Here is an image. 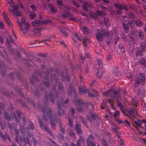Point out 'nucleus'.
<instances>
[{"mask_svg":"<svg viewBox=\"0 0 146 146\" xmlns=\"http://www.w3.org/2000/svg\"><path fill=\"white\" fill-rule=\"evenodd\" d=\"M67 94L70 96H71L73 94L74 95V96L75 97L77 96V94L75 90L72 86H69L68 91Z\"/></svg>","mask_w":146,"mask_h":146,"instance_id":"nucleus-8","label":"nucleus"},{"mask_svg":"<svg viewBox=\"0 0 146 146\" xmlns=\"http://www.w3.org/2000/svg\"><path fill=\"white\" fill-rule=\"evenodd\" d=\"M80 119L82 123L85 125L87 127V126L86 125L85 120L84 119V118L82 116H80Z\"/></svg>","mask_w":146,"mask_h":146,"instance_id":"nucleus-53","label":"nucleus"},{"mask_svg":"<svg viewBox=\"0 0 146 146\" xmlns=\"http://www.w3.org/2000/svg\"><path fill=\"white\" fill-rule=\"evenodd\" d=\"M138 34L139 38L141 39H143L144 38L143 34L141 30H138Z\"/></svg>","mask_w":146,"mask_h":146,"instance_id":"nucleus-28","label":"nucleus"},{"mask_svg":"<svg viewBox=\"0 0 146 146\" xmlns=\"http://www.w3.org/2000/svg\"><path fill=\"white\" fill-rule=\"evenodd\" d=\"M145 81V75L143 73H139L138 78L135 80V87L139 86L140 84L141 85H144Z\"/></svg>","mask_w":146,"mask_h":146,"instance_id":"nucleus-5","label":"nucleus"},{"mask_svg":"<svg viewBox=\"0 0 146 146\" xmlns=\"http://www.w3.org/2000/svg\"><path fill=\"white\" fill-rule=\"evenodd\" d=\"M113 94L112 93V92L111 95L112 96H113L115 98V96H117L118 94V91L117 90H115L113 91Z\"/></svg>","mask_w":146,"mask_h":146,"instance_id":"nucleus-45","label":"nucleus"},{"mask_svg":"<svg viewBox=\"0 0 146 146\" xmlns=\"http://www.w3.org/2000/svg\"><path fill=\"white\" fill-rule=\"evenodd\" d=\"M57 2L58 5L60 6L59 7V8L61 9V7H64L66 9H69V8L66 6H65L62 3V2L60 0H57Z\"/></svg>","mask_w":146,"mask_h":146,"instance_id":"nucleus-20","label":"nucleus"},{"mask_svg":"<svg viewBox=\"0 0 146 146\" xmlns=\"http://www.w3.org/2000/svg\"><path fill=\"white\" fill-rule=\"evenodd\" d=\"M90 113L91 117L94 120H96L97 117V115L95 113H93L92 111L90 112Z\"/></svg>","mask_w":146,"mask_h":146,"instance_id":"nucleus-30","label":"nucleus"},{"mask_svg":"<svg viewBox=\"0 0 146 146\" xmlns=\"http://www.w3.org/2000/svg\"><path fill=\"white\" fill-rule=\"evenodd\" d=\"M36 16V14L34 12H31L30 14L29 15V17L31 19H33Z\"/></svg>","mask_w":146,"mask_h":146,"instance_id":"nucleus-37","label":"nucleus"},{"mask_svg":"<svg viewBox=\"0 0 146 146\" xmlns=\"http://www.w3.org/2000/svg\"><path fill=\"white\" fill-rule=\"evenodd\" d=\"M16 92L17 93L20 95L23 98L24 97V96L22 92L19 89L16 90Z\"/></svg>","mask_w":146,"mask_h":146,"instance_id":"nucleus-51","label":"nucleus"},{"mask_svg":"<svg viewBox=\"0 0 146 146\" xmlns=\"http://www.w3.org/2000/svg\"><path fill=\"white\" fill-rule=\"evenodd\" d=\"M119 39V38L118 36H115L114 38V42L115 43V44H116L117 43V42Z\"/></svg>","mask_w":146,"mask_h":146,"instance_id":"nucleus-63","label":"nucleus"},{"mask_svg":"<svg viewBox=\"0 0 146 146\" xmlns=\"http://www.w3.org/2000/svg\"><path fill=\"white\" fill-rule=\"evenodd\" d=\"M62 17L63 18H67L69 20H72L74 21H76L77 19L76 17H73L72 15L68 12L65 11L64 14L62 15Z\"/></svg>","mask_w":146,"mask_h":146,"instance_id":"nucleus-7","label":"nucleus"},{"mask_svg":"<svg viewBox=\"0 0 146 146\" xmlns=\"http://www.w3.org/2000/svg\"><path fill=\"white\" fill-rule=\"evenodd\" d=\"M20 139L21 142H23L25 143V146H26L27 143L29 144V139L27 137H26L25 136H23V137H20Z\"/></svg>","mask_w":146,"mask_h":146,"instance_id":"nucleus-11","label":"nucleus"},{"mask_svg":"<svg viewBox=\"0 0 146 146\" xmlns=\"http://www.w3.org/2000/svg\"><path fill=\"white\" fill-rule=\"evenodd\" d=\"M134 123L135 125L140 127L141 129H142L143 128V127L141 126V125L136 121H134Z\"/></svg>","mask_w":146,"mask_h":146,"instance_id":"nucleus-57","label":"nucleus"},{"mask_svg":"<svg viewBox=\"0 0 146 146\" xmlns=\"http://www.w3.org/2000/svg\"><path fill=\"white\" fill-rule=\"evenodd\" d=\"M106 103L104 101L102 104H101V108L102 109H104L106 107Z\"/></svg>","mask_w":146,"mask_h":146,"instance_id":"nucleus-55","label":"nucleus"},{"mask_svg":"<svg viewBox=\"0 0 146 146\" xmlns=\"http://www.w3.org/2000/svg\"><path fill=\"white\" fill-rule=\"evenodd\" d=\"M68 121L69 126L71 128H72L73 126V123L72 120L69 117H68Z\"/></svg>","mask_w":146,"mask_h":146,"instance_id":"nucleus-42","label":"nucleus"},{"mask_svg":"<svg viewBox=\"0 0 146 146\" xmlns=\"http://www.w3.org/2000/svg\"><path fill=\"white\" fill-rule=\"evenodd\" d=\"M50 11L53 13H54L56 12V9L52 6L51 4L48 5Z\"/></svg>","mask_w":146,"mask_h":146,"instance_id":"nucleus-29","label":"nucleus"},{"mask_svg":"<svg viewBox=\"0 0 146 146\" xmlns=\"http://www.w3.org/2000/svg\"><path fill=\"white\" fill-rule=\"evenodd\" d=\"M113 5L115 8L121 11L123 9V7L122 5L117 3H114Z\"/></svg>","mask_w":146,"mask_h":146,"instance_id":"nucleus-22","label":"nucleus"},{"mask_svg":"<svg viewBox=\"0 0 146 146\" xmlns=\"http://www.w3.org/2000/svg\"><path fill=\"white\" fill-rule=\"evenodd\" d=\"M4 110V105L2 103H0V114L2 113Z\"/></svg>","mask_w":146,"mask_h":146,"instance_id":"nucleus-47","label":"nucleus"},{"mask_svg":"<svg viewBox=\"0 0 146 146\" xmlns=\"http://www.w3.org/2000/svg\"><path fill=\"white\" fill-rule=\"evenodd\" d=\"M123 29L125 32L127 33H129V27L128 25L127 24H125V23H123Z\"/></svg>","mask_w":146,"mask_h":146,"instance_id":"nucleus-21","label":"nucleus"},{"mask_svg":"<svg viewBox=\"0 0 146 146\" xmlns=\"http://www.w3.org/2000/svg\"><path fill=\"white\" fill-rule=\"evenodd\" d=\"M97 61L98 66L101 68L102 67L103 65L101 59L99 58H98L97 59Z\"/></svg>","mask_w":146,"mask_h":146,"instance_id":"nucleus-36","label":"nucleus"},{"mask_svg":"<svg viewBox=\"0 0 146 146\" xmlns=\"http://www.w3.org/2000/svg\"><path fill=\"white\" fill-rule=\"evenodd\" d=\"M6 42L8 45H10V46H11L10 45L11 43H13L14 44V40L13 39L10 35H9L7 37Z\"/></svg>","mask_w":146,"mask_h":146,"instance_id":"nucleus-14","label":"nucleus"},{"mask_svg":"<svg viewBox=\"0 0 146 146\" xmlns=\"http://www.w3.org/2000/svg\"><path fill=\"white\" fill-rule=\"evenodd\" d=\"M86 142L88 146L90 144L91 146H96V145L92 141L89 140L88 139H87Z\"/></svg>","mask_w":146,"mask_h":146,"instance_id":"nucleus-34","label":"nucleus"},{"mask_svg":"<svg viewBox=\"0 0 146 146\" xmlns=\"http://www.w3.org/2000/svg\"><path fill=\"white\" fill-rule=\"evenodd\" d=\"M121 110L122 111L123 113L124 114V115L125 116H128L129 117H130V115L127 114V113H125V112L124 110L123 109V108H122V109H121Z\"/></svg>","mask_w":146,"mask_h":146,"instance_id":"nucleus-59","label":"nucleus"},{"mask_svg":"<svg viewBox=\"0 0 146 146\" xmlns=\"http://www.w3.org/2000/svg\"><path fill=\"white\" fill-rule=\"evenodd\" d=\"M106 36L107 38L106 39V42L108 45L110 44V40L111 39L110 38V34L108 32H106V31L99 29L97 30V33L96 34V38L97 40L99 42H102L103 39Z\"/></svg>","mask_w":146,"mask_h":146,"instance_id":"nucleus-3","label":"nucleus"},{"mask_svg":"<svg viewBox=\"0 0 146 146\" xmlns=\"http://www.w3.org/2000/svg\"><path fill=\"white\" fill-rule=\"evenodd\" d=\"M74 38H75L76 39L78 40H79L81 41L80 38L77 33L74 34Z\"/></svg>","mask_w":146,"mask_h":146,"instance_id":"nucleus-61","label":"nucleus"},{"mask_svg":"<svg viewBox=\"0 0 146 146\" xmlns=\"http://www.w3.org/2000/svg\"><path fill=\"white\" fill-rule=\"evenodd\" d=\"M117 105L118 107H119L120 108V110L123 108V106L121 103H118L117 104Z\"/></svg>","mask_w":146,"mask_h":146,"instance_id":"nucleus-62","label":"nucleus"},{"mask_svg":"<svg viewBox=\"0 0 146 146\" xmlns=\"http://www.w3.org/2000/svg\"><path fill=\"white\" fill-rule=\"evenodd\" d=\"M140 47L143 52H144L146 51V40L140 42Z\"/></svg>","mask_w":146,"mask_h":146,"instance_id":"nucleus-10","label":"nucleus"},{"mask_svg":"<svg viewBox=\"0 0 146 146\" xmlns=\"http://www.w3.org/2000/svg\"><path fill=\"white\" fill-rule=\"evenodd\" d=\"M121 11L119 10L116 9L113 10L111 12V14L113 15H121Z\"/></svg>","mask_w":146,"mask_h":146,"instance_id":"nucleus-18","label":"nucleus"},{"mask_svg":"<svg viewBox=\"0 0 146 146\" xmlns=\"http://www.w3.org/2000/svg\"><path fill=\"white\" fill-rule=\"evenodd\" d=\"M108 101L111 106H113V102L112 100L109 99L108 100Z\"/></svg>","mask_w":146,"mask_h":146,"instance_id":"nucleus-60","label":"nucleus"},{"mask_svg":"<svg viewBox=\"0 0 146 146\" xmlns=\"http://www.w3.org/2000/svg\"><path fill=\"white\" fill-rule=\"evenodd\" d=\"M30 28L29 25L27 23H25L24 24V28H23V27L22 26V30L25 31L24 32V34H25V32L27 31L28 30H29Z\"/></svg>","mask_w":146,"mask_h":146,"instance_id":"nucleus-17","label":"nucleus"},{"mask_svg":"<svg viewBox=\"0 0 146 146\" xmlns=\"http://www.w3.org/2000/svg\"><path fill=\"white\" fill-rule=\"evenodd\" d=\"M121 110L122 111L123 113L124 114V115L125 116H128L129 117H130V115L127 114V113H125V112L124 110L123 109V108H122V109H121Z\"/></svg>","mask_w":146,"mask_h":146,"instance_id":"nucleus-58","label":"nucleus"},{"mask_svg":"<svg viewBox=\"0 0 146 146\" xmlns=\"http://www.w3.org/2000/svg\"><path fill=\"white\" fill-rule=\"evenodd\" d=\"M104 24L106 27H108L110 24L109 19L106 17H104Z\"/></svg>","mask_w":146,"mask_h":146,"instance_id":"nucleus-31","label":"nucleus"},{"mask_svg":"<svg viewBox=\"0 0 146 146\" xmlns=\"http://www.w3.org/2000/svg\"><path fill=\"white\" fill-rule=\"evenodd\" d=\"M94 136H93V135L92 134H91L89 135V137H88L87 138V139H88L89 140H90V139H91L92 140H93L94 139Z\"/></svg>","mask_w":146,"mask_h":146,"instance_id":"nucleus-64","label":"nucleus"},{"mask_svg":"<svg viewBox=\"0 0 146 146\" xmlns=\"http://www.w3.org/2000/svg\"><path fill=\"white\" fill-rule=\"evenodd\" d=\"M101 142L103 146H108L107 142L104 138L102 139Z\"/></svg>","mask_w":146,"mask_h":146,"instance_id":"nucleus-41","label":"nucleus"},{"mask_svg":"<svg viewBox=\"0 0 146 146\" xmlns=\"http://www.w3.org/2000/svg\"><path fill=\"white\" fill-rule=\"evenodd\" d=\"M0 136L3 140H5L6 138L5 134L2 132H0Z\"/></svg>","mask_w":146,"mask_h":146,"instance_id":"nucleus-44","label":"nucleus"},{"mask_svg":"<svg viewBox=\"0 0 146 146\" xmlns=\"http://www.w3.org/2000/svg\"><path fill=\"white\" fill-rule=\"evenodd\" d=\"M126 111L127 112L129 113V114H130L131 115H132V113H135V112L136 113H137V111L136 110H135L133 109H127L126 110Z\"/></svg>","mask_w":146,"mask_h":146,"instance_id":"nucleus-32","label":"nucleus"},{"mask_svg":"<svg viewBox=\"0 0 146 146\" xmlns=\"http://www.w3.org/2000/svg\"><path fill=\"white\" fill-rule=\"evenodd\" d=\"M58 69H55L54 70H51L50 71H48L47 69V71L45 72L44 74L45 76L44 80L45 81L43 82V84L44 85L47 87H49L50 83L49 82L48 77L50 74L51 75V82L54 84L53 86V90L50 92L49 94H47V92H45V100L43 101L45 104H46L48 101V99L49 98H50L51 102L52 103L55 102V99H56V103L58 106V108L59 110L58 111L57 113L59 117H61L62 115L61 111L63 115L64 114L65 111L62 109L64 108V104H67L69 102V100L66 98L64 102H63V99L62 97H59L58 96V92L56 91V86L58 82Z\"/></svg>","mask_w":146,"mask_h":146,"instance_id":"nucleus-1","label":"nucleus"},{"mask_svg":"<svg viewBox=\"0 0 146 146\" xmlns=\"http://www.w3.org/2000/svg\"><path fill=\"white\" fill-rule=\"evenodd\" d=\"M117 137L120 145L121 146L123 145L124 144L123 140L120 137V136L118 135H117Z\"/></svg>","mask_w":146,"mask_h":146,"instance_id":"nucleus-35","label":"nucleus"},{"mask_svg":"<svg viewBox=\"0 0 146 146\" xmlns=\"http://www.w3.org/2000/svg\"><path fill=\"white\" fill-rule=\"evenodd\" d=\"M17 23L19 25L20 27V30L23 33H24L25 31L23 30H22V26H23L24 25H21V23L19 21H17Z\"/></svg>","mask_w":146,"mask_h":146,"instance_id":"nucleus-48","label":"nucleus"},{"mask_svg":"<svg viewBox=\"0 0 146 146\" xmlns=\"http://www.w3.org/2000/svg\"><path fill=\"white\" fill-rule=\"evenodd\" d=\"M97 14L100 16H104L106 15V14L104 12L98 10L96 13H93L92 17L94 18H96L97 16Z\"/></svg>","mask_w":146,"mask_h":146,"instance_id":"nucleus-9","label":"nucleus"},{"mask_svg":"<svg viewBox=\"0 0 146 146\" xmlns=\"http://www.w3.org/2000/svg\"><path fill=\"white\" fill-rule=\"evenodd\" d=\"M112 89H110L108 90L105 92H104L102 94L103 96H107L110 97L112 96L111 95V94L112 93Z\"/></svg>","mask_w":146,"mask_h":146,"instance_id":"nucleus-16","label":"nucleus"},{"mask_svg":"<svg viewBox=\"0 0 146 146\" xmlns=\"http://www.w3.org/2000/svg\"><path fill=\"white\" fill-rule=\"evenodd\" d=\"M75 110L73 108H71V112H72V115L73 117L75 116Z\"/></svg>","mask_w":146,"mask_h":146,"instance_id":"nucleus-54","label":"nucleus"},{"mask_svg":"<svg viewBox=\"0 0 146 146\" xmlns=\"http://www.w3.org/2000/svg\"><path fill=\"white\" fill-rule=\"evenodd\" d=\"M4 18L5 21L7 23V24L9 25H10V23H11L10 20L7 16V15L4 13Z\"/></svg>","mask_w":146,"mask_h":146,"instance_id":"nucleus-19","label":"nucleus"},{"mask_svg":"<svg viewBox=\"0 0 146 146\" xmlns=\"http://www.w3.org/2000/svg\"><path fill=\"white\" fill-rule=\"evenodd\" d=\"M142 52L139 47H137L136 48L135 54L136 56L137 57H140L142 54Z\"/></svg>","mask_w":146,"mask_h":146,"instance_id":"nucleus-15","label":"nucleus"},{"mask_svg":"<svg viewBox=\"0 0 146 146\" xmlns=\"http://www.w3.org/2000/svg\"><path fill=\"white\" fill-rule=\"evenodd\" d=\"M103 73L100 70H98L97 73V76L99 78H100L102 76Z\"/></svg>","mask_w":146,"mask_h":146,"instance_id":"nucleus-50","label":"nucleus"},{"mask_svg":"<svg viewBox=\"0 0 146 146\" xmlns=\"http://www.w3.org/2000/svg\"><path fill=\"white\" fill-rule=\"evenodd\" d=\"M139 62L141 64L144 66L143 68L145 66L146 62L145 59L143 58H141L139 61Z\"/></svg>","mask_w":146,"mask_h":146,"instance_id":"nucleus-25","label":"nucleus"},{"mask_svg":"<svg viewBox=\"0 0 146 146\" xmlns=\"http://www.w3.org/2000/svg\"><path fill=\"white\" fill-rule=\"evenodd\" d=\"M16 113L19 118L21 119V112L19 110H17L16 111Z\"/></svg>","mask_w":146,"mask_h":146,"instance_id":"nucleus-49","label":"nucleus"},{"mask_svg":"<svg viewBox=\"0 0 146 146\" xmlns=\"http://www.w3.org/2000/svg\"><path fill=\"white\" fill-rule=\"evenodd\" d=\"M74 103L75 104V107L76 108V110L79 112H82L83 111V109L82 107L80 106L78 107V106H82L86 108L88 107V105L86 103L83 102V101L82 100L77 99L75 100L74 101Z\"/></svg>","mask_w":146,"mask_h":146,"instance_id":"nucleus-4","label":"nucleus"},{"mask_svg":"<svg viewBox=\"0 0 146 146\" xmlns=\"http://www.w3.org/2000/svg\"><path fill=\"white\" fill-rule=\"evenodd\" d=\"M74 127L78 133H82V131L81 127V125L80 124L76 123Z\"/></svg>","mask_w":146,"mask_h":146,"instance_id":"nucleus-12","label":"nucleus"},{"mask_svg":"<svg viewBox=\"0 0 146 146\" xmlns=\"http://www.w3.org/2000/svg\"><path fill=\"white\" fill-rule=\"evenodd\" d=\"M135 24L137 27H140L142 25L143 23L141 21L139 20H137L135 21Z\"/></svg>","mask_w":146,"mask_h":146,"instance_id":"nucleus-23","label":"nucleus"},{"mask_svg":"<svg viewBox=\"0 0 146 146\" xmlns=\"http://www.w3.org/2000/svg\"><path fill=\"white\" fill-rule=\"evenodd\" d=\"M76 146H82L81 145V140L80 139H78L77 141L76 144Z\"/></svg>","mask_w":146,"mask_h":146,"instance_id":"nucleus-52","label":"nucleus"},{"mask_svg":"<svg viewBox=\"0 0 146 146\" xmlns=\"http://www.w3.org/2000/svg\"><path fill=\"white\" fill-rule=\"evenodd\" d=\"M88 91L87 90H84L80 87H79V93L81 95H83L87 93Z\"/></svg>","mask_w":146,"mask_h":146,"instance_id":"nucleus-26","label":"nucleus"},{"mask_svg":"<svg viewBox=\"0 0 146 146\" xmlns=\"http://www.w3.org/2000/svg\"><path fill=\"white\" fill-rule=\"evenodd\" d=\"M41 23V21L38 20L36 19L35 21L32 22V24L34 26H36L38 24H40Z\"/></svg>","mask_w":146,"mask_h":146,"instance_id":"nucleus-27","label":"nucleus"},{"mask_svg":"<svg viewBox=\"0 0 146 146\" xmlns=\"http://www.w3.org/2000/svg\"><path fill=\"white\" fill-rule=\"evenodd\" d=\"M82 31L84 35H87L89 33V31L87 27L83 26L82 27Z\"/></svg>","mask_w":146,"mask_h":146,"instance_id":"nucleus-24","label":"nucleus"},{"mask_svg":"<svg viewBox=\"0 0 146 146\" xmlns=\"http://www.w3.org/2000/svg\"><path fill=\"white\" fill-rule=\"evenodd\" d=\"M40 111H41L43 113L42 116L43 120L46 121H47V118L49 119L51 122V126L54 129H55L56 124L55 122H57V118L53 119V117L52 116V113L53 110L49 107H43L41 109H39Z\"/></svg>","mask_w":146,"mask_h":146,"instance_id":"nucleus-2","label":"nucleus"},{"mask_svg":"<svg viewBox=\"0 0 146 146\" xmlns=\"http://www.w3.org/2000/svg\"><path fill=\"white\" fill-rule=\"evenodd\" d=\"M119 115L120 113L119 111L118 110L115 111V112L113 114V116L116 121L117 117H118V116Z\"/></svg>","mask_w":146,"mask_h":146,"instance_id":"nucleus-38","label":"nucleus"},{"mask_svg":"<svg viewBox=\"0 0 146 146\" xmlns=\"http://www.w3.org/2000/svg\"><path fill=\"white\" fill-rule=\"evenodd\" d=\"M4 117L5 119L8 121L10 120L11 117L7 112H5L4 113Z\"/></svg>","mask_w":146,"mask_h":146,"instance_id":"nucleus-33","label":"nucleus"},{"mask_svg":"<svg viewBox=\"0 0 146 146\" xmlns=\"http://www.w3.org/2000/svg\"><path fill=\"white\" fill-rule=\"evenodd\" d=\"M38 121L40 128L43 130H46L48 133L50 134L52 138L53 139L54 138V136L50 131L49 128L48 127L45 126L44 125L43 123L39 118H38Z\"/></svg>","mask_w":146,"mask_h":146,"instance_id":"nucleus-6","label":"nucleus"},{"mask_svg":"<svg viewBox=\"0 0 146 146\" xmlns=\"http://www.w3.org/2000/svg\"><path fill=\"white\" fill-rule=\"evenodd\" d=\"M68 133L69 135L72 138L75 139L76 138V135L72 131H69Z\"/></svg>","mask_w":146,"mask_h":146,"instance_id":"nucleus-39","label":"nucleus"},{"mask_svg":"<svg viewBox=\"0 0 146 146\" xmlns=\"http://www.w3.org/2000/svg\"><path fill=\"white\" fill-rule=\"evenodd\" d=\"M118 47L119 49L121 50V51L123 52H125V48L121 44H118Z\"/></svg>","mask_w":146,"mask_h":146,"instance_id":"nucleus-40","label":"nucleus"},{"mask_svg":"<svg viewBox=\"0 0 146 146\" xmlns=\"http://www.w3.org/2000/svg\"><path fill=\"white\" fill-rule=\"evenodd\" d=\"M63 87L64 86L61 83L59 82L58 86V89L61 90H63Z\"/></svg>","mask_w":146,"mask_h":146,"instance_id":"nucleus-46","label":"nucleus"},{"mask_svg":"<svg viewBox=\"0 0 146 146\" xmlns=\"http://www.w3.org/2000/svg\"><path fill=\"white\" fill-rule=\"evenodd\" d=\"M69 29L65 27H62L60 29V31H61L66 37H67L68 34L66 32V31H69Z\"/></svg>","mask_w":146,"mask_h":146,"instance_id":"nucleus-13","label":"nucleus"},{"mask_svg":"<svg viewBox=\"0 0 146 146\" xmlns=\"http://www.w3.org/2000/svg\"><path fill=\"white\" fill-rule=\"evenodd\" d=\"M13 13H14V15H16L17 16H19L21 15L20 12L18 10H13Z\"/></svg>","mask_w":146,"mask_h":146,"instance_id":"nucleus-43","label":"nucleus"},{"mask_svg":"<svg viewBox=\"0 0 146 146\" xmlns=\"http://www.w3.org/2000/svg\"><path fill=\"white\" fill-rule=\"evenodd\" d=\"M128 16L131 18H133L134 17V14L132 12H130L128 13Z\"/></svg>","mask_w":146,"mask_h":146,"instance_id":"nucleus-56","label":"nucleus"}]
</instances>
